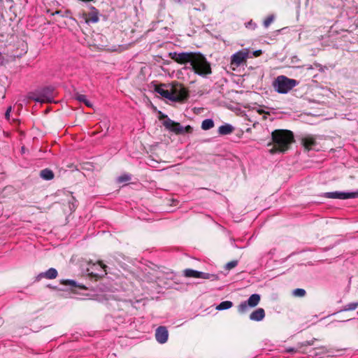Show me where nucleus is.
Masks as SVG:
<instances>
[{
    "label": "nucleus",
    "instance_id": "6e6552de",
    "mask_svg": "<svg viewBox=\"0 0 358 358\" xmlns=\"http://www.w3.org/2000/svg\"><path fill=\"white\" fill-rule=\"evenodd\" d=\"M324 196L328 199H348L352 198L358 197L357 192H326L324 194Z\"/></svg>",
    "mask_w": 358,
    "mask_h": 358
},
{
    "label": "nucleus",
    "instance_id": "b1692460",
    "mask_svg": "<svg viewBox=\"0 0 358 358\" xmlns=\"http://www.w3.org/2000/svg\"><path fill=\"white\" fill-rule=\"evenodd\" d=\"M357 307L358 302H352L344 306L343 308L340 310V312L354 310L357 309Z\"/></svg>",
    "mask_w": 358,
    "mask_h": 358
},
{
    "label": "nucleus",
    "instance_id": "cd10ccee",
    "mask_svg": "<svg viewBox=\"0 0 358 358\" xmlns=\"http://www.w3.org/2000/svg\"><path fill=\"white\" fill-rule=\"evenodd\" d=\"M274 20V16L273 15H269L266 19L264 21V26L265 27H268Z\"/></svg>",
    "mask_w": 358,
    "mask_h": 358
},
{
    "label": "nucleus",
    "instance_id": "393cba45",
    "mask_svg": "<svg viewBox=\"0 0 358 358\" xmlns=\"http://www.w3.org/2000/svg\"><path fill=\"white\" fill-rule=\"evenodd\" d=\"M306 293V290L301 288H297L293 290V295L298 297L304 296Z\"/></svg>",
    "mask_w": 358,
    "mask_h": 358
},
{
    "label": "nucleus",
    "instance_id": "20e7f679",
    "mask_svg": "<svg viewBox=\"0 0 358 358\" xmlns=\"http://www.w3.org/2000/svg\"><path fill=\"white\" fill-rule=\"evenodd\" d=\"M54 87H45L38 89L34 92H30L28 94V98L36 102L52 103L54 102Z\"/></svg>",
    "mask_w": 358,
    "mask_h": 358
},
{
    "label": "nucleus",
    "instance_id": "aec40b11",
    "mask_svg": "<svg viewBox=\"0 0 358 358\" xmlns=\"http://www.w3.org/2000/svg\"><path fill=\"white\" fill-rule=\"evenodd\" d=\"M75 98L78 101L84 103L87 107L92 106V104L91 103V102L87 100L86 96L84 94H80L77 93L75 95Z\"/></svg>",
    "mask_w": 358,
    "mask_h": 358
},
{
    "label": "nucleus",
    "instance_id": "2f4dec72",
    "mask_svg": "<svg viewBox=\"0 0 358 358\" xmlns=\"http://www.w3.org/2000/svg\"><path fill=\"white\" fill-rule=\"evenodd\" d=\"M260 53H261V50H257L255 52L254 54L255 56H259Z\"/></svg>",
    "mask_w": 358,
    "mask_h": 358
},
{
    "label": "nucleus",
    "instance_id": "0eeeda50",
    "mask_svg": "<svg viewBox=\"0 0 358 358\" xmlns=\"http://www.w3.org/2000/svg\"><path fill=\"white\" fill-rule=\"evenodd\" d=\"M184 275L185 277L187 278L208 279L212 281L217 280L218 279L217 275L215 274H210L208 273L198 271L191 268L185 269L184 271Z\"/></svg>",
    "mask_w": 358,
    "mask_h": 358
},
{
    "label": "nucleus",
    "instance_id": "e433bc0d",
    "mask_svg": "<svg viewBox=\"0 0 358 358\" xmlns=\"http://www.w3.org/2000/svg\"><path fill=\"white\" fill-rule=\"evenodd\" d=\"M357 314H358V311H357Z\"/></svg>",
    "mask_w": 358,
    "mask_h": 358
},
{
    "label": "nucleus",
    "instance_id": "ddd939ff",
    "mask_svg": "<svg viewBox=\"0 0 358 358\" xmlns=\"http://www.w3.org/2000/svg\"><path fill=\"white\" fill-rule=\"evenodd\" d=\"M58 275L57 271L54 268H50L45 272L40 273L36 277V280L40 281L42 278L52 280L57 278Z\"/></svg>",
    "mask_w": 358,
    "mask_h": 358
},
{
    "label": "nucleus",
    "instance_id": "f257e3e1",
    "mask_svg": "<svg viewBox=\"0 0 358 358\" xmlns=\"http://www.w3.org/2000/svg\"><path fill=\"white\" fill-rule=\"evenodd\" d=\"M271 138L273 147L270 152H285L289 150L292 143L294 142L293 133L289 130L276 129L271 133Z\"/></svg>",
    "mask_w": 358,
    "mask_h": 358
},
{
    "label": "nucleus",
    "instance_id": "f704fd0d",
    "mask_svg": "<svg viewBox=\"0 0 358 358\" xmlns=\"http://www.w3.org/2000/svg\"><path fill=\"white\" fill-rule=\"evenodd\" d=\"M100 266L104 269L106 266L100 262Z\"/></svg>",
    "mask_w": 358,
    "mask_h": 358
},
{
    "label": "nucleus",
    "instance_id": "f8f14e48",
    "mask_svg": "<svg viewBox=\"0 0 358 358\" xmlns=\"http://www.w3.org/2000/svg\"><path fill=\"white\" fill-rule=\"evenodd\" d=\"M169 332L166 327L160 326L155 331V338L159 343L164 344L168 341Z\"/></svg>",
    "mask_w": 358,
    "mask_h": 358
},
{
    "label": "nucleus",
    "instance_id": "4be33fe9",
    "mask_svg": "<svg viewBox=\"0 0 358 358\" xmlns=\"http://www.w3.org/2000/svg\"><path fill=\"white\" fill-rule=\"evenodd\" d=\"M238 312L240 313V314H244L245 313H247L249 309L250 308V306L248 304V303L245 301L242 303H241L238 306Z\"/></svg>",
    "mask_w": 358,
    "mask_h": 358
},
{
    "label": "nucleus",
    "instance_id": "72a5a7b5",
    "mask_svg": "<svg viewBox=\"0 0 358 358\" xmlns=\"http://www.w3.org/2000/svg\"><path fill=\"white\" fill-rule=\"evenodd\" d=\"M3 320L2 317H0V327L3 324Z\"/></svg>",
    "mask_w": 358,
    "mask_h": 358
},
{
    "label": "nucleus",
    "instance_id": "f3484780",
    "mask_svg": "<svg viewBox=\"0 0 358 358\" xmlns=\"http://www.w3.org/2000/svg\"><path fill=\"white\" fill-rule=\"evenodd\" d=\"M234 128L229 124H224L218 129V133L220 135H228L233 132Z\"/></svg>",
    "mask_w": 358,
    "mask_h": 358
},
{
    "label": "nucleus",
    "instance_id": "bb28decb",
    "mask_svg": "<svg viewBox=\"0 0 358 358\" xmlns=\"http://www.w3.org/2000/svg\"><path fill=\"white\" fill-rule=\"evenodd\" d=\"M237 264H238L237 260L231 261L225 265V268L227 270H231V268L236 267L237 266Z\"/></svg>",
    "mask_w": 358,
    "mask_h": 358
},
{
    "label": "nucleus",
    "instance_id": "c85d7f7f",
    "mask_svg": "<svg viewBox=\"0 0 358 358\" xmlns=\"http://www.w3.org/2000/svg\"><path fill=\"white\" fill-rule=\"evenodd\" d=\"M12 108L11 106L8 107L5 113V117L6 120H9L10 119V113L11 112Z\"/></svg>",
    "mask_w": 358,
    "mask_h": 358
},
{
    "label": "nucleus",
    "instance_id": "dca6fc26",
    "mask_svg": "<svg viewBox=\"0 0 358 358\" xmlns=\"http://www.w3.org/2000/svg\"><path fill=\"white\" fill-rule=\"evenodd\" d=\"M40 177L45 180H52L55 177L53 171L50 169H44L40 171Z\"/></svg>",
    "mask_w": 358,
    "mask_h": 358
},
{
    "label": "nucleus",
    "instance_id": "c9c22d12",
    "mask_svg": "<svg viewBox=\"0 0 358 358\" xmlns=\"http://www.w3.org/2000/svg\"><path fill=\"white\" fill-rule=\"evenodd\" d=\"M287 351L290 352H294V350L293 348H290V349H288Z\"/></svg>",
    "mask_w": 358,
    "mask_h": 358
},
{
    "label": "nucleus",
    "instance_id": "4468645a",
    "mask_svg": "<svg viewBox=\"0 0 358 358\" xmlns=\"http://www.w3.org/2000/svg\"><path fill=\"white\" fill-rule=\"evenodd\" d=\"M302 145L306 150H310L314 149L316 145L315 138L310 135H307L301 139Z\"/></svg>",
    "mask_w": 358,
    "mask_h": 358
},
{
    "label": "nucleus",
    "instance_id": "1a4fd4ad",
    "mask_svg": "<svg viewBox=\"0 0 358 358\" xmlns=\"http://www.w3.org/2000/svg\"><path fill=\"white\" fill-rule=\"evenodd\" d=\"M91 12L87 13L85 12H83L80 13L81 18L87 23H96L99 20V11L94 6H91L90 8Z\"/></svg>",
    "mask_w": 358,
    "mask_h": 358
},
{
    "label": "nucleus",
    "instance_id": "423d86ee",
    "mask_svg": "<svg viewBox=\"0 0 358 358\" xmlns=\"http://www.w3.org/2000/svg\"><path fill=\"white\" fill-rule=\"evenodd\" d=\"M194 55V52H182L179 53L173 52L169 53V57L178 64H190Z\"/></svg>",
    "mask_w": 358,
    "mask_h": 358
},
{
    "label": "nucleus",
    "instance_id": "7c9ffc66",
    "mask_svg": "<svg viewBox=\"0 0 358 358\" xmlns=\"http://www.w3.org/2000/svg\"><path fill=\"white\" fill-rule=\"evenodd\" d=\"M159 120H166L168 117V116L165 114H163L162 112H159Z\"/></svg>",
    "mask_w": 358,
    "mask_h": 358
},
{
    "label": "nucleus",
    "instance_id": "a878e982",
    "mask_svg": "<svg viewBox=\"0 0 358 358\" xmlns=\"http://www.w3.org/2000/svg\"><path fill=\"white\" fill-rule=\"evenodd\" d=\"M131 180V176L129 174H123L118 177L117 181L119 182H128Z\"/></svg>",
    "mask_w": 358,
    "mask_h": 358
},
{
    "label": "nucleus",
    "instance_id": "2eb2a0df",
    "mask_svg": "<svg viewBox=\"0 0 358 358\" xmlns=\"http://www.w3.org/2000/svg\"><path fill=\"white\" fill-rule=\"evenodd\" d=\"M265 317V311L262 308H259L250 315V320L252 321H262Z\"/></svg>",
    "mask_w": 358,
    "mask_h": 358
},
{
    "label": "nucleus",
    "instance_id": "9b49d317",
    "mask_svg": "<svg viewBox=\"0 0 358 358\" xmlns=\"http://www.w3.org/2000/svg\"><path fill=\"white\" fill-rule=\"evenodd\" d=\"M248 57V52L246 50H240L231 57V64L239 66Z\"/></svg>",
    "mask_w": 358,
    "mask_h": 358
},
{
    "label": "nucleus",
    "instance_id": "5701e85b",
    "mask_svg": "<svg viewBox=\"0 0 358 358\" xmlns=\"http://www.w3.org/2000/svg\"><path fill=\"white\" fill-rule=\"evenodd\" d=\"M61 284L64 285H69L73 287H80L81 289H85V286H80L73 280H62Z\"/></svg>",
    "mask_w": 358,
    "mask_h": 358
},
{
    "label": "nucleus",
    "instance_id": "7ed1b4c3",
    "mask_svg": "<svg viewBox=\"0 0 358 358\" xmlns=\"http://www.w3.org/2000/svg\"><path fill=\"white\" fill-rule=\"evenodd\" d=\"M166 86L165 84L155 85V91L159 94L162 96L172 101H181L187 97V94L184 89L178 87H173L171 91L164 89Z\"/></svg>",
    "mask_w": 358,
    "mask_h": 358
},
{
    "label": "nucleus",
    "instance_id": "412c9836",
    "mask_svg": "<svg viewBox=\"0 0 358 358\" xmlns=\"http://www.w3.org/2000/svg\"><path fill=\"white\" fill-rule=\"evenodd\" d=\"M214 127V122L212 119H206L201 123V129L208 130Z\"/></svg>",
    "mask_w": 358,
    "mask_h": 358
},
{
    "label": "nucleus",
    "instance_id": "6ab92c4d",
    "mask_svg": "<svg viewBox=\"0 0 358 358\" xmlns=\"http://www.w3.org/2000/svg\"><path fill=\"white\" fill-rule=\"evenodd\" d=\"M233 306V303L230 301H224L221 302L217 307L216 310H224L229 309Z\"/></svg>",
    "mask_w": 358,
    "mask_h": 358
},
{
    "label": "nucleus",
    "instance_id": "473e14b6",
    "mask_svg": "<svg viewBox=\"0 0 358 358\" xmlns=\"http://www.w3.org/2000/svg\"><path fill=\"white\" fill-rule=\"evenodd\" d=\"M252 21H250V22H249L248 23H247V24H246V27H249L250 26H252Z\"/></svg>",
    "mask_w": 358,
    "mask_h": 358
},
{
    "label": "nucleus",
    "instance_id": "39448f33",
    "mask_svg": "<svg viewBox=\"0 0 358 358\" xmlns=\"http://www.w3.org/2000/svg\"><path fill=\"white\" fill-rule=\"evenodd\" d=\"M297 84L298 82L294 79L289 78L285 76H279L273 81V87L277 92L287 94Z\"/></svg>",
    "mask_w": 358,
    "mask_h": 358
},
{
    "label": "nucleus",
    "instance_id": "c756f323",
    "mask_svg": "<svg viewBox=\"0 0 358 358\" xmlns=\"http://www.w3.org/2000/svg\"><path fill=\"white\" fill-rule=\"evenodd\" d=\"M183 129H184V133H191L192 131V127L189 125L185 127H183Z\"/></svg>",
    "mask_w": 358,
    "mask_h": 358
},
{
    "label": "nucleus",
    "instance_id": "9d476101",
    "mask_svg": "<svg viewBox=\"0 0 358 358\" xmlns=\"http://www.w3.org/2000/svg\"><path fill=\"white\" fill-rule=\"evenodd\" d=\"M163 125L168 130L174 132L176 134H184L183 127L178 122H176L170 118H167L163 122Z\"/></svg>",
    "mask_w": 358,
    "mask_h": 358
},
{
    "label": "nucleus",
    "instance_id": "f03ea898",
    "mask_svg": "<svg viewBox=\"0 0 358 358\" xmlns=\"http://www.w3.org/2000/svg\"><path fill=\"white\" fill-rule=\"evenodd\" d=\"M184 69L192 70L196 74L202 77H206L212 73L210 64L200 52H194L190 65L185 66Z\"/></svg>",
    "mask_w": 358,
    "mask_h": 358
},
{
    "label": "nucleus",
    "instance_id": "a211bd4d",
    "mask_svg": "<svg viewBox=\"0 0 358 358\" xmlns=\"http://www.w3.org/2000/svg\"><path fill=\"white\" fill-rule=\"evenodd\" d=\"M260 295L258 294H252L249 299L245 301L250 306V308H254L257 306L260 301Z\"/></svg>",
    "mask_w": 358,
    "mask_h": 358
}]
</instances>
